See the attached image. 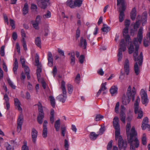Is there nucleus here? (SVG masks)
<instances>
[{"instance_id": "nucleus-1", "label": "nucleus", "mask_w": 150, "mask_h": 150, "mask_svg": "<svg viewBox=\"0 0 150 150\" xmlns=\"http://www.w3.org/2000/svg\"><path fill=\"white\" fill-rule=\"evenodd\" d=\"M142 28H140L138 35V39L135 38L134 40L135 48L133 52V59L134 61H138V62H135L134 66V70L136 75H138L140 73V70L138 64L139 66H140L142 65L143 62V56L142 52L140 53L139 55L137 57L138 54L139 45L141 44L142 39Z\"/></svg>"}, {"instance_id": "nucleus-2", "label": "nucleus", "mask_w": 150, "mask_h": 150, "mask_svg": "<svg viewBox=\"0 0 150 150\" xmlns=\"http://www.w3.org/2000/svg\"><path fill=\"white\" fill-rule=\"evenodd\" d=\"M136 93V89L134 87H133L132 89L131 86L128 87L127 92V97L125 95L123 96L122 97V104L125 105H127L129 103L130 99L132 98V100L134 101V96Z\"/></svg>"}, {"instance_id": "nucleus-3", "label": "nucleus", "mask_w": 150, "mask_h": 150, "mask_svg": "<svg viewBox=\"0 0 150 150\" xmlns=\"http://www.w3.org/2000/svg\"><path fill=\"white\" fill-rule=\"evenodd\" d=\"M141 28H142V30H143V28L142 27L140 28L139 30ZM128 29L129 28H127V27H125L122 33L123 36L124 38L125 39L126 43H125L126 45L127 44H129L130 43V46L128 48V49L129 54H131L133 53L134 50H135L134 46H135V45L134 44V39L136 38H134L133 40V43H132L131 42L130 37L128 35ZM139 31H138L137 35H138ZM142 33L143 30L142 31ZM142 36H143L142 35ZM137 38V39H138V37Z\"/></svg>"}, {"instance_id": "nucleus-4", "label": "nucleus", "mask_w": 150, "mask_h": 150, "mask_svg": "<svg viewBox=\"0 0 150 150\" xmlns=\"http://www.w3.org/2000/svg\"><path fill=\"white\" fill-rule=\"evenodd\" d=\"M131 127V126L130 123L129 122H128L126 126V133L127 135L128 139L130 138L131 134H132V139H135V138H137V133L135 130V128L133 126L130 131V129Z\"/></svg>"}, {"instance_id": "nucleus-5", "label": "nucleus", "mask_w": 150, "mask_h": 150, "mask_svg": "<svg viewBox=\"0 0 150 150\" xmlns=\"http://www.w3.org/2000/svg\"><path fill=\"white\" fill-rule=\"evenodd\" d=\"M61 88L62 90L63 94L59 95L56 98L60 102L64 103L65 102L67 97L65 87V82L64 81L62 82Z\"/></svg>"}, {"instance_id": "nucleus-6", "label": "nucleus", "mask_w": 150, "mask_h": 150, "mask_svg": "<svg viewBox=\"0 0 150 150\" xmlns=\"http://www.w3.org/2000/svg\"><path fill=\"white\" fill-rule=\"evenodd\" d=\"M37 105L38 107L39 112L37 120L39 124H42L43 122V119L44 117V113L43 111V107L41 103L40 102H38Z\"/></svg>"}, {"instance_id": "nucleus-7", "label": "nucleus", "mask_w": 150, "mask_h": 150, "mask_svg": "<svg viewBox=\"0 0 150 150\" xmlns=\"http://www.w3.org/2000/svg\"><path fill=\"white\" fill-rule=\"evenodd\" d=\"M140 101V99L139 97L137 98L135 103L134 104V112L135 113L138 114L137 118L141 119L143 116V113L140 109L139 108V103Z\"/></svg>"}, {"instance_id": "nucleus-8", "label": "nucleus", "mask_w": 150, "mask_h": 150, "mask_svg": "<svg viewBox=\"0 0 150 150\" xmlns=\"http://www.w3.org/2000/svg\"><path fill=\"white\" fill-rule=\"evenodd\" d=\"M130 135V138L128 140V142L130 143V150H135V148H137L139 147V142L137 138H135L134 139H132V134H131Z\"/></svg>"}, {"instance_id": "nucleus-9", "label": "nucleus", "mask_w": 150, "mask_h": 150, "mask_svg": "<svg viewBox=\"0 0 150 150\" xmlns=\"http://www.w3.org/2000/svg\"><path fill=\"white\" fill-rule=\"evenodd\" d=\"M120 48L117 54V57H118V62L121 61L122 58V51H125L126 49V45L125 42V40L124 39H122L120 42Z\"/></svg>"}, {"instance_id": "nucleus-10", "label": "nucleus", "mask_w": 150, "mask_h": 150, "mask_svg": "<svg viewBox=\"0 0 150 150\" xmlns=\"http://www.w3.org/2000/svg\"><path fill=\"white\" fill-rule=\"evenodd\" d=\"M118 145L120 150H126L127 146V143L126 141L123 140L122 136L119 137L118 140Z\"/></svg>"}, {"instance_id": "nucleus-11", "label": "nucleus", "mask_w": 150, "mask_h": 150, "mask_svg": "<svg viewBox=\"0 0 150 150\" xmlns=\"http://www.w3.org/2000/svg\"><path fill=\"white\" fill-rule=\"evenodd\" d=\"M142 103L146 106L148 103V99L146 92L143 89H141L140 91Z\"/></svg>"}, {"instance_id": "nucleus-12", "label": "nucleus", "mask_w": 150, "mask_h": 150, "mask_svg": "<svg viewBox=\"0 0 150 150\" xmlns=\"http://www.w3.org/2000/svg\"><path fill=\"white\" fill-rule=\"evenodd\" d=\"M125 109L123 105L121 106L120 111V118L122 122L124 123H125L126 118V115L125 113Z\"/></svg>"}, {"instance_id": "nucleus-13", "label": "nucleus", "mask_w": 150, "mask_h": 150, "mask_svg": "<svg viewBox=\"0 0 150 150\" xmlns=\"http://www.w3.org/2000/svg\"><path fill=\"white\" fill-rule=\"evenodd\" d=\"M38 6L41 8L45 9L48 3L49 0H36Z\"/></svg>"}, {"instance_id": "nucleus-14", "label": "nucleus", "mask_w": 150, "mask_h": 150, "mask_svg": "<svg viewBox=\"0 0 150 150\" xmlns=\"http://www.w3.org/2000/svg\"><path fill=\"white\" fill-rule=\"evenodd\" d=\"M148 122V119L147 117H144L143 120L142 127L143 130H145L146 128H150V125L147 124Z\"/></svg>"}, {"instance_id": "nucleus-15", "label": "nucleus", "mask_w": 150, "mask_h": 150, "mask_svg": "<svg viewBox=\"0 0 150 150\" xmlns=\"http://www.w3.org/2000/svg\"><path fill=\"white\" fill-rule=\"evenodd\" d=\"M38 133L37 131L35 128L32 129L31 132L32 139L33 142L34 144L36 142Z\"/></svg>"}, {"instance_id": "nucleus-16", "label": "nucleus", "mask_w": 150, "mask_h": 150, "mask_svg": "<svg viewBox=\"0 0 150 150\" xmlns=\"http://www.w3.org/2000/svg\"><path fill=\"white\" fill-rule=\"evenodd\" d=\"M125 71L127 75H128L129 72V62L128 60H125L124 65Z\"/></svg>"}, {"instance_id": "nucleus-17", "label": "nucleus", "mask_w": 150, "mask_h": 150, "mask_svg": "<svg viewBox=\"0 0 150 150\" xmlns=\"http://www.w3.org/2000/svg\"><path fill=\"white\" fill-rule=\"evenodd\" d=\"M118 88L116 86L113 85L110 89V92L112 96L116 95L117 93Z\"/></svg>"}, {"instance_id": "nucleus-18", "label": "nucleus", "mask_w": 150, "mask_h": 150, "mask_svg": "<svg viewBox=\"0 0 150 150\" xmlns=\"http://www.w3.org/2000/svg\"><path fill=\"white\" fill-rule=\"evenodd\" d=\"M48 58L47 59L48 61V64L49 66L51 67L53 65V59L52 53L50 52H48Z\"/></svg>"}, {"instance_id": "nucleus-19", "label": "nucleus", "mask_w": 150, "mask_h": 150, "mask_svg": "<svg viewBox=\"0 0 150 150\" xmlns=\"http://www.w3.org/2000/svg\"><path fill=\"white\" fill-rule=\"evenodd\" d=\"M113 126L115 129H117L120 127V125L119 124V119L117 117H115L113 120Z\"/></svg>"}, {"instance_id": "nucleus-20", "label": "nucleus", "mask_w": 150, "mask_h": 150, "mask_svg": "<svg viewBox=\"0 0 150 150\" xmlns=\"http://www.w3.org/2000/svg\"><path fill=\"white\" fill-rule=\"evenodd\" d=\"M83 45V49H86V48L87 45V42L85 39H83V37H81L80 38V42L79 45L81 47H82Z\"/></svg>"}, {"instance_id": "nucleus-21", "label": "nucleus", "mask_w": 150, "mask_h": 150, "mask_svg": "<svg viewBox=\"0 0 150 150\" xmlns=\"http://www.w3.org/2000/svg\"><path fill=\"white\" fill-rule=\"evenodd\" d=\"M14 103L16 108L19 111H22V109L20 106L21 103L18 99L17 98L14 99Z\"/></svg>"}, {"instance_id": "nucleus-22", "label": "nucleus", "mask_w": 150, "mask_h": 150, "mask_svg": "<svg viewBox=\"0 0 150 150\" xmlns=\"http://www.w3.org/2000/svg\"><path fill=\"white\" fill-rule=\"evenodd\" d=\"M136 15V8L134 7L132 9L130 13L131 18L132 20L134 21L135 19Z\"/></svg>"}, {"instance_id": "nucleus-23", "label": "nucleus", "mask_w": 150, "mask_h": 150, "mask_svg": "<svg viewBox=\"0 0 150 150\" xmlns=\"http://www.w3.org/2000/svg\"><path fill=\"white\" fill-rule=\"evenodd\" d=\"M69 55H70L71 62L70 64L72 65H74L75 64V53L74 52H72L68 54Z\"/></svg>"}, {"instance_id": "nucleus-24", "label": "nucleus", "mask_w": 150, "mask_h": 150, "mask_svg": "<svg viewBox=\"0 0 150 150\" xmlns=\"http://www.w3.org/2000/svg\"><path fill=\"white\" fill-rule=\"evenodd\" d=\"M13 71L14 72V74H17V70L18 68V62L17 60V59L16 58L15 59V62L14 63L13 65Z\"/></svg>"}, {"instance_id": "nucleus-25", "label": "nucleus", "mask_w": 150, "mask_h": 150, "mask_svg": "<svg viewBox=\"0 0 150 150\" xmlns=\"http://www.w3.org/2000/svg\"><path fill=\"white\" fill-rule=\"evenodd\" d=\"M28 5L27 3H25L24 6L23 8V15H25L28 13Z\"/></svg>"}, {"instance_id": "nucleus-26", "label": "nucleus", "mask_w": 150, "mask_h": 150, "mask_svg": "<svg viewBox=\"0 0 150 150\" xmlns=\"http://www.w3.org/2000/svg\"><path fill=\"white\" fill-rule=\"evenodd\" d=\"M98 135V134H96L95 132H92L90 134V138L91 140H94L96 139Z\"/></svg>"}, {"instance_id": "nucleus-27", "label": "nucleus", "mask_w": 150, "mask_h": 150, "mask_svg": "<svg viewBox=\"0 0 150 150\" xmlns=\"http://www.w3.org/2000/svg\"><path fill=\"white\" fill-rule=\"evenodd\" d=\"M42 71L41 66H37V70L36 75L38 80L40 77V73Z\"/></svg>"}, {"instance_id": "nucleus-28", "label": "nucleus", "mask_w": 150, "mask_h": 150, "mask_svg": "<svg viewBox=\"0 0 150 150\" xmlns=\"http://www.w3.org/2000/svg\"><path fill=\"white\" fill-rule=\"evenodd\" d=\"M60 125V122L59 119L57 120L55 122L54 127L57 131H58Z\"/></svg>"}, {"instance_id": "nucleus-29", "label": "nucleus", "mask_w": 150, "mask_h": 150, "mask_svg": "<svg viewBox=\"0 0 150 150\" xmlns=\"http://www.w3.org/2000/svg\"><path fill=\"white\" fill-rule=\"evenodd\" d=\"M35 45L38 47L41 48V41L40 37L36 38L35 40Z\"/></svg>"}, {"instance_id": "nucleus-30", "label": "nucleus", "mask_w": 150, "mask_h": 150, "mask_svg": "<svg viewBox=\"0 0 150 150\" xmlns=\"http://www.w3.org/2000/svg\"><path fill=\"white\" fill-rule=\"evenodd\" d=\"M83 1V0H75L74 2V6L78 7H80Z\"/></svg>"}, {"instance_id": "nucleus-31", "label": "nucleus", "mask_w": 150, "mask_h": 150, "mask_svg": "<svg viewBox=\"0 0 150 150\" xmlns=\"http://www.w3.org/2000/svg\"><path fill=\"white\" fill-rule=\"evenodd\" d=\"M115 129V139L116 140H117L118 139H119V137L121 136L120 135V128L117 129Z\"/></svg>"}, {"instance_id": "nucleus-32", "label": "nucleus", "mask_w": 150, "mask_h": 150, "mask_svg": "<svg viewBox=\"0 0 150 150\" xmlns=\"http://www.w3.org/2000/svg\"><path fill=\"white\" fill-rule=\"evenodd\" d=\"M50 100L52 106L54 108L55 106V102L54 98L52 96H49Z\"/></svg>"}, {"instance_id": "nucleus-33", "label": "nucleus", "mask_w": 150, "mask_h": 150, "mask_svg": "<svg viewBox=\"0 0 150 150\" xmlns=\"http://www.w3.org/2000/svg\"><path fill=\"white\" fill-rule=\"evenodd\" d=\"M23 121V117L22 115L21 114L17 120V125H22Z\"/></svg>"}, {"instance_id": "nucleus-34", "label": "nucleus", "mask_w": 150, "mask_h": 150, "mask_svg": "<svg viewBox=\"0 0 150 150\" xmlns=\"http://www.w3.org/2000/svg\"><path fill=\"white\" fill-rule=\"evenodd\" d=\"M66 4L67 6H69L71 8H74L75 7L72 0H68L66 2Z\"/></svg>"}, {"instance_id": "nucleus-35", "label": "nucleus", "mask_w": 150, "mask_h": 150, "mask_svg": "<svg viewBox=\"0 0 150 150\" xmlns=\"http://www.w3.org/2000/svg\"><path fill=\"white\" fill-rule=\"evenodd\" d=\"M106 26V25H103V27L102 28L101 30L103 32L107 33L110 30V27Z\"/></svg>"}, {"instance_id": "nucleus-36", "label": "nucleus", "mask_w": 150, "mask_h": 150, "mask_svg": "<svg viewBox=\"0 0 150 150\" xmlns=\"http://www.w3.org/2000/svg\"><path fill=\"white\" fill-rule=\"evenodd\" d=\"M68 91L69 94L72 93L73 90V87L70 84H68L67 85Z\"/></svg>"}, {"instance_id": "nucleus-37", "label": "nucleus", "mask_w": 150, "mask_h": 150, "mask_svg": "<svg viewBox=\"0 0 150 150\" xmlns=\"http://www.w3.org/2000/svg\"><path fill=\"white\" fill-rule=\"evenodd\" d=\"M119 16V19L120 22H122L123 21L124 19V13L123 12H120Z\"/></svg>"}, {"instance_id": "nucleus-38", "label": "nucleus", "mask_w": 150, "mask_h": 150, "mask_svg": "<svg viewBox=\"0 0 150 150\" xmlns=\"http://www.w3.org/2000/svg\"><path fill=\"white\" fill-rule=\"evenodd\" d=\"M5 146L6 149V150H14V148L8 143H5Z\"/></svg>"}, {"instance_id": "nucleus-39", "label": "nucleus", "mask_w": 150, "mask_h": 150, "mask_svg": "<svg viewBox=\"0 0 150 150\" xmlns=\"http://www.w3.org/2000/svg\"><path fill=\"white\" fill-rule=\"evenodd\" d=\"M32 24L33 27L36 30H38L39 29V23H37L35 21H33L32 22Z\"/></svg>"}, {"instance_id": "nucleus-40", "label": "nucleus", "mask_w": 150, "mask_h": 150, "mask_svg": "<svg viewBox=\"0 0 150 150\" xmlns=\"http://www.w3.org/2000/svg\"><path fill=\"white\" fill-rule=\"evenodd\" d=\"M35 62V65L37 66L41 65L39 63V56L37 54H36V55Z\"/></svg>"}, {"instance_id": "nucleus-41", "label": "nucleus", "mask_w": 150, "mask_h": 150, "mask_svg": "<svg viewBox=\"0 0 150 150\" xmlns=\"http://www.w3.org/2000/svg\"><path fill=\"white\" fill-rule=\"evenodd\" d=\"M7 80L8 84L13 89H15L16 88V86L14 85L13 83L10 79H8Z\"/></svg>"}, {"instance_id": "nucleus-42", "label": "nucleus", "mask_w": 150, "mask_h": 150, "mask_svg": "<svg viewBox=\"0 0 150 150\" xmlns=\"http://www.w3.org/2000/svg\"><path fill=\"white\" fill-rule=\"evenodd\" d=\"M120 106V103L119 102H117L115 105V112L117 113H119V109Z\"/></svg>"}, {"instance_id": "nucleus-43", "label": "nucleus", "mask_w": 150, "mask_h": 150, "mask_svg": "<svg viewBox=\"0 0 150 150\" xmlns=\"http://www.w3.org/2000/svg\"><path fill=\"white\" fill-rule=\"evenodd\" d=\"M41 16L40 15H38L36 16L35 20V21L39 24H40L41 23Z\"/></svg>"}, {"instance_id": "nucleus-44", "label": "nucleus", "mask_w": 150, "mask_h": 150, "mask_svg": "<svg viewBox=\"0 0 150 150\" xmlns=\"http://www.w3.org/2000/svg\"><path fill=\"white\" fill-rule=\"evenodd\" d=\"M146 135L145 134H144L142 138V144L144 145H145L146 144Z\"/></svg>"}, {"instance_id": "nucleus-45", "label": "nucleus", "mask_w": 150, "mask_h": 150, "mask_svg": "<svg viewBox=\"0 0 150 150\" xmlns=\"http://www.w3.org/2000/svg\"><path fill=\"white\" fill-rule=\"evenodd\" d=\"M21 34L22 38L21 41L25 40V38L26 37V34L23 29H22L21 30Z\"/></svg>"}, {"instance_id": "nucleus-46", "label": "nucleus", "mask_w": 150, "mask_h": 150, "mask_svg": "<svg viewBox=\"0 0 150 150\" xmlns=\"http://www.w3.org/2000/svg\"><path fill=\"white\" fill-rule=\"evenodd\" d=\"M105 130V127L103 126H101V127L99 129V135H102L103 134Z\"/></svg>"}, {"instance_id": "nucleus-47", "label": "nucleus", "mask_w": 150, "mask_h": 150, "mask_svg": "<svg viewBox=\"0 0 150 150\" xmlns=\"http://www.w3.org/2000/svg\"><path fill=\"white\" fill-rule=\"evenodd\" d=\"M103 118V116L100 114L97 115L95 117V120L96 121H99Z\"/></svg>"}, {"instance_id": "nucleus-48", "label": "nucleus", "mask_w": 150, "mask_h": 150, "mask_svg": "<svg viewBox=\"0 0 150 150\" xmlns=\"http://www.w3.org/2000/svg\"><path fill=\"white\" fill-rule=\"evenodd\" d=\"M51 16V13L49 11H48L46 14L43 15V17L45 19L50 18Z\"/></svg>"}, {"instance_id": "nucleus-49", "label": "nucleus", "mask_w": 150, "mask_h": 150, "mask_svg": "<svg viewBox=\"0 0 150 150\" xmlns=\"http://www.w3.org/2000/svg\"><path fill=\"white\" fill-rule=\"evenodd\" d=\"M112 141H110L108 143L107 146V150H111L112 146Z\"/></svg>"}, {"instance_id": "nucleus-50", "label": "nucleus", "mask_w": 150, "mask_h": 150, "mask_svg": "<svg viewBox=\"0 0 150 150\" xmlns=\"http://www.w3.org/2000/svg\"><path fill=\"white\" fill-rule=\"evenodd\" d=\"M47 129H43L42 132V136L44 138H45L47 137Z\"/></svg>"}, {"instance_id": "nucleus-51", "label": "nucleus", "mask_w": 150, "mask_h": 150, "mask_svg": "<svg viewBox=\"0 0 150 150\" xmlns=\"http://www.w3.org/2000/svg\"><path fill=\"white\" fill-rule=\"evenodd\" d=\"M10 25L11 26L12 29H14L15 28V21L13 20L12 19H10Z\"/></svg>"}, {"instance_id": "nucleus-52", "label": "nucleus", "mask_w": 150, "mask_h": 150, "mask_svg": "<svg viewBox=\"0 0 150 150\" xmlns=\"http://www.w3.org/2000/svg\"><path fill=\"white\" fill-rule=\"evenodd\" d=\"M120 4L122 5V10H120V12H123V13H124V11L125 10V1L120 3Z\"/></svg>"}, {"instance_id": "nucleus-53", "label": "nucleus", "mask_w": 150, "mask_h": 150, "mask_svg": "<svg viewBox=\"0 0 150 150\" xmlns=\"http://www.w3.org/2000/svg\"><path fill=\"white\" fill-rule=\"evenodd\" d=\"M106 84V82L102 83L101 85V88L100 89L102 91H104L106 89V88L105 86Z\"/></svg>"}, {"instance_id": "nucleus-54", "label": "nucleus", "mask_w": 150, "mask_h": 150, "mask_svg": "<svg viewBox=\"0 0 150 150\" xmlns=\"http://www.w3.org/2000/svg\"><path fill=\"white\" fill-rule=\"evenodd\" d=\"M80 76L79 74H78L76 75V76L75 78V82L77 83H79L80 80Z\"/></svg>"}, {"instance_id": "nucleus-55", "label": "nucleus", "mask_w": 150, "mask_h": 150, "mask_svg": "<svg viewBox=\"0 0 150 150\" xmlns=\"http://www.w3.org/2000/svg\"><path fill=\"white\" fill-rule=\"evenodd\" d=\"M20 61L21 62V63L22 65V67H24L25 66V60L24 58L22 57H21L20 58Z\"/></svg>"}, {"instance_id": "nucleus-56", "label": "nucleus", "mask_w": 150, "mask_h": 150, "mask_svg": "<svg viewBox=\"0 0 150 150\" xmlns=\"http://www.w3.org/2000/svg\"><path fill=\"white\" fill-rule=\"evenodd\" d=\"M30 8L31 10H33L34 11H36L37 9V7L36 5L33 4H31Z\"/></svg>"}, {"instance_id": "nucleus-57", "label": "nucleus", "mask_w": 150, "mask_h": 150, "mask_svg": "<svg viewBox=\"0 0 150 150\" xmlns=\"http://www.w3.org/2000/svg\"><path fill=\"white\" fill-rule=\"evenodd\" d=\"M80 35V32L79 28L77 29L76 32V37L78 39Z\"/></svg>"}, {"instance_id": "nucleus-58", "label": "nucleus", "mask_w": 150, "mask_h": 150, "mask_svg": "<svg viewBox=\"0 0 150 150\" xmlns=\"http://www.w3.org/2000/svg\"><path fill=\"white\" fill-rule=\"evenodd\" d=\"M21 42L22 43L23 46L24 50H25L26 51L27 50V48L26 45V42L25 40L21 41Z\"/></svg>"}, {"instance_id": "nucleus-59", "label": "nucleus", "mask_w": 150, "mask_h": 150, "mask_svg": "<svg viewBox=\"0 0 150 150\" xmlns=\"http://www.w3.org/2000/svg\"><path fill=\"white\" fill-rule=\"evenodd\" d=\"M140 23V22L139 21H137L134 25V29H135L138 28L139 25Z\"/></svg>"}, {"instance_id": "nucleus-60", "label": "nucleus", "mask_w": 150, "mask_h": 150, "mask_svg": "<svg viewBox=\"0 0 150 150\" xmlns=\"http://www.w3.org/2000/svg\"><path fill=\"white\" fill-rule=\"evenodd\" d=\"M66 131V129L65 127L61 128V134L64 137Z\"/></svg>"}, {"instance_id": "nucleus-61", "label": "nucleus", "mask_w": 150, "mask_h": 150, "mask_svg": "<svg viewBox=\"0 0 150 150\" xmlns=\"http://www.w3.org/2000/svg\"><path fill=\"white\" fill-rule=\"evenodd\" d=\"M69 145L68 144V141L65 139L64 140V147L66 149V150H68Z\"/></svg>"}, {"instance_id": "nucleus-62", "label": "nucleus", "mask_w": 150, "mask_h": 150, "mask_svg": "<svg viewBox=\"0 0 150 150\" xmlns=\"http://www.w3.org/2000/svg\"><path fill=\"white\" fill-rule=\"evenodd\" d=\"M130 24V21L129 20H126L125 21V27H127V28H129Z\"/></svg>"}, {"instance_id": "nucleus-63", "label": "nucleus", "mask_w": 150, "mask_h": 150, "mask_svg": "<svg viewBox=\"0 0 150 150\" xmlns=\"http://www.w3.org/2000/svg\"><path fill=\"white\" fill-rule=\"evenodd\" d=\"M22 67L24 69V70L26 74L29 73H30L29 69L28 66L25 65Z\"/></svg>"}, {"instance_id": "nucleus-64", "label": "nucleus", "mask_w": 150, "mask_h": 150, "mask_svg": "<svg viewBox=\"0 0 150 150\" xmlns=\"http://www.w3.org/2000/svg\"><path fill=\"white\" fill-rule=\"evenodd\" d=\"M21 150H29L28 147L27 145V143H25L22 146Z\"/></svg>"}]
</instances>
